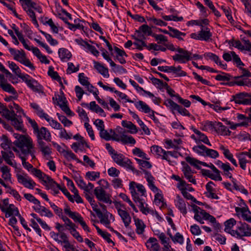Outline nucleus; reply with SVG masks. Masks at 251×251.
Listing matches in <instances>:
<instances>
[{
  "instance_id": "f257e3e1",
  "label": "nucleus",
  "mask_w": 251,
  "mask_h": 251,
  "mask_svg": "<svg viewBox=\"0 0 251 251\" xmlns=\"http://www.w3.org/2000/svg\"><path fill=\"white\" fill-rule=\"evenodd\" d=\"M12 71L19 77L21 78L23 81L25 82L27 86L33 91L38 93L42 91L43 87L41 85L28 74H22L20 69L18 66Z\"/></svg>"
},
{
  "instance_id": "f03ea898",
  "label": "nucleus",
  "mask_w": 251,
  "mask_h": 251,
  "mask_svg": "<svg viewBox=\"0 0 251 251\" xmlns=\"http://www.w3.org/2000/svg\"><path fill=\"white\" fill-rule=\"evenodd\" d=\"M177 50L178 53L180 54L176 53L172 56L173 60L175 62L185 63L186 62L192 59L198 60L202 58V55L197 54H193L191 52L185 50L183 48H179Z\"/></svg>"
},
{
  "instance_id": "7ed1b4c3",
  "label": "nucleus",
  "mask_w": 251,
  "mask_h": 251,
  "mask_svg": "<svg viewBox=\"0 0 251 251\" xmlns=\"http://www.w3.org/2000/svg\"><path fill=\"white\" fill-rule=\"evenodd\" d=\"M13 136L16 139L13 144L21 150L22 154L24 150L33 149L32 139L28 136L19 133H14Z\"/></svg>"
},
{
  "instance_id": "20e7f679",
  "label": "nucleus",
  "mask_w": 251,
  "mask_h": 251,
  "mask_svg": "<svg viewBox=\"0 0 251 251\" xmlns=\"http://www.w3.org/2000/svg\"><path fill=\"white\" fill-rule=\"evenodd\" d=\"M8 50L11 55L14 56V59L20 62L22 64L28 67L31 70L33 71L35 69L32 63L28 59L26 58V54L25 51L23 50H16L12 48H8Z\"/></svg>"
},
{
  "instance_id": "39448f33",
  "label": "nucleus",
  "mask_w": 251,
  "mask_h": 251,
  "mask_svg": "<svg viewBox=\"0 0 251 251\" xmlns=\"http://www.w3.org/2000/svg\"><path fill=\"white\" fill-rule=\"evenodd\" d=\"M30 106L31 108L36 110V114L40 118L45 119L49 123L52 128L56 129L62 128L61 125L57 121L50 117L48 114L45 113L44 110L37 103L34 102L30 103Z\"/></svg>"
},
{
  "instance_id": "423d86ee",
  "label": "nucleus",
  "mask_w": 251,
  "mask_h": 251,
  "mask_svg": "<svg viewBox=\"0 0 251 251\" xmlns=\"http://www.w3.org/2000/svg\"><path fill=\"white\" fill-rule=\"evenodd\" d=\"M240 69L242 70V75L241 76L243 77V79L239 80H235L233 81H230L227 82H222L221 83L222 85H226L228 86H233L235 85H237L238 86H248L249 87L251 86V81H250V79L247 78H244L245 77L251 76V73L246 69L240 67Z\"/></svg>"
},
{
  "instance_id": "0eeeda50",
  "label": "nucleus",
  "mask_w": 251,
  "mask_h": 251,
  "mask_svg": "<svg viewBox=\"0 0 251 251\" xmlns=\"http://www.w3.org/2000/svg\"><path fill=\"white\" fill-rule=\"evenodd\" d=\"M130 189L132 200L136 203H139L138 206L140 211L145 215H147L149 213L153 214V211L150 210L149 208L148 207V204L146 203V207L144 206V200L140 197L139 194L135 190L133 189V188H131Z\"/></svg>"
},
{
  "instance_id": "6e6552de",
  "label": "nucleus",
  "mask_w": 251,
  "mask_h": 251,
  "mask_svg": "<svg viewBox=\"0 0 251 251\" xmlns=\"http://www.w3.org/2000/svg\"><path fill=\"white\" fill-rule=\"evenodd\" d=\"M251 95L245 92L239 93L234 95H232L230 101H234L236 104L250 105L251 104V98L247 99V97Z\"/></svg>"
},
{
  "instance_id": "1a4fd4ad",
  "label": "nucleus",
  "mask_w": 251,
  "mask_h": 251,
  "mask_svg": "<svg viewBox=\"0 0 251 251\" xmlns=\"http://www.w3.org/2000/svg\"><path fill=\"white\" fill-rule=\"evenodd\" d=\"M6 119L11 121L12 125L15 128L19 131L22 130L23 127V122L21 116H17L14 111L12 110L11 112L7 115Z\"/></svg>"
},
{
  "instance_id": "9d476101",
  "label": "nucleus",
  "mask_w": 251,
  "mask_h": 251,
  "mask_svg": "<svg viewBox=\"0 0 251 251\" xmlns=\"http://www.w3.org/2000/svg\"><path fill=\"white\" fill-rule=\"evenodd\" d=\"M94 193L98 201L106 203L111 204L112 203V201L110 198V196L107 194L102 187H96L94 189Z\"/></svg>"
},
{
  "instance_id": "9b49d317",
  "label": "nucleus",
  "mask_w": 251,
  "mask_h": 251,
  "mask_svg": "<svg viewBox=\"0 0 251 251\" xmlns=\"http://www.w3.org/2000/svg\"><path fill=\"white\" fill-rule=\"evenodd\" d=\"M167 28H168L169 31L166 29H163L162 33L168 34L172 38H176L179 41H184L182 37H185L186 36V33L181 32L179 30L170 26H168Z\"/></svg>"
},
{
  "instance_id": "f8f14e48",
  "label": "nucleus",
  "mask_w": 251,
  "mask_h": 251,
  "mask_svg": "<svg viewBox=\"0 0 251 251\" xmlns=\"http://www.w3.org/2000/svg\"><path fill=\"white\" fill-rule=\"evenodd\" d=\"M134 105L136 108L140 111H143L145 113H151V114H150V116L152 120L156 118L154 116V113H155L157 114H158V113L155 112L153 110L151 109L150 106L148 104H147L145 102L142 100H139L138 101L135 103Z\"/></svg>"
},
{
  "instance_id": "ddd939ff",
  "label": "nucleus",
  "mask_w": 251,
  "mask_h": 251,
  "mask_svg": "<svg viewBox=\"0 0 251 251\" xmlns=\"http://www.w3.org/2000/svg\"><path fill=\"white\" fill-rule=\"evenodd\" d=\"M17 177L18 182L22 184L25 188L33 189L36 185V183L31 178H28L27 174H25V176L17 174Z\"/></svg>"
},
{
  "instance_id": "4468645a",
  "label": "nucleus",
  "mask_w": 251,
  "mask_h": 251,
  "mask_svg": "<svg viewBox=\"0 0 251 251\" xmlns=\"http://www.w3.org/2000/svg\"><path fill=\"white\" fill-rule=\"evenodd\" d=\"M236 156L239 160L240 167L244 170H246V163L248 162L246 159V157L247 156L249 158H251V149H249L248 151L237 153Z\"/></svg>"
},
{
  "instance_id": "2eb2a0df",
  "label": "nucleus",
  "mask_w": 251,
  "mask_h": 251,
  "mask_svg": "<svg viewBox=\"0 0 251 251\" xmlns=\"http://www.w3.org/2000/svg\"><path fill=\"white\" fill-rule=\"evenodd\" d=\"M37 138L38 139H44L47 142L51 141V134L47 128L42 126L39 128L36 132Z\"/></svg>"
},
{
  "instance_id": "dca6fc26",
  "label": "nucleus",
  "mask_w": 251,
  "mask_h": 251,
  "mask_svg": "<svg viewBox=\"0 0 251 251\" xmlns=\"http://www.w3.org/2000/svg\"><path fill=\"white\" fill-rule=\"evenodd\" d=\"M242 201H243L242 200ZM243 203L245 206L242 207H236L235 208V211L237 214H241V216L244 220L247 221L249 223H251V216L247 214V212L251 213L249 209L244 202H243Z\"/></svg>"
},
{
  "instance_id": "f3484780",
  "label": "nucleus",
  "mask_w": 251,
  "mask_h": 251,
  "mask_svg": "<svg viewBox=\"0 0 251 251\" xmlns=\"http://www.w3.org/2000/svg\"><path fill=\"white\" fill-rule=\"evenodd\" d=\"M142 33L145 35L151 36V37H153L155 34L154 33L152 32L151 27L149 26L147 24H144L141 25L139 27L138 29L135 30V34L137 33L138 36L143 37V38L145 39V38L144 35L142 34Z\"/></svg>"
},
{
  "instance_id": "a211bd4d",
  "label": "nucleus",
  "mask_w": 251,
  "mask_h": 251,
  "mask_svg": "<svg viewBox=\"0 0 251 251\" xmlns=\"http://www.w3.org/2000/svg\"><path fill=\"white\" fill-rule=\"evenodd\" d=\"M38 207L33 206V209L38 213H39L41 216H46L48 218H51L53 216V214L52 212L46 208L45 206H41V203L39 205H37Z\"/></svg>"
},
{
  "instance_id": "6ab92c4d",
  "label": "nucleus",
  "mask_w": 251,
  "mask_h": 251,
  "mask_svg": "<svg viewBox=\"0 0 251 251\" xmlns=\"http://www.w3.org/2000/svg\"><path fill=\"white\" fill-rule=\"evenodd\" d=\"M93 63L94 68L97 70L99 73L106 78L109 76L108 69L107 67H104L103 64L95 60L93 61Z\"/></svg>"
},
{
  "instance_id": "aec40b11",
  "label": "nucleus",
  "mask_w": 251,
  "mask_h": 251,
  "mask_svg": "<svg viewBox=\"0 0 251 251\" xmlns=\"http://www.w3.org/2000/svg\"><path fill=\"white\" fill-rule=\"evenodd\" d=\"M31 173L36 177L40 179H41L44 183H47V182H53L52 181L49 180V177H51L50 176L46 175L43 173L40 170L34 168L33 170H31Z\"/></svg>"
},
{
  "instance_id": "412c9836",
  "label": "nucleus",
  "mask_w": 251,
  "mask_h": 251,
  "mask_svg": "<svg viewBox=\"0 0 251 251\" xmlns=\"http://www.w3.org/2000/svg\"><path fill=\"white\" fill-rule=\"evenodd\" d=\"M217 127L215 126V130L216 132L222 136H229L231 134V131L229 129L224 126L222 123H217Z\"/></svg>"
},
{
  "instance_id": "4be33fe9",
  "label": "nucleus",
  "mask_w": 251,
  "mask_h": 251,
  "mask_svg": "<svg viewBox=\"0 0 251 251\" xmlns=\"http://www.w3.org/2000/svg\"><path fill=\"white\" fill-rule=\"evenodd\" d=\"M1 158L3 160H4L5 162L8 164L9 165H10L12 167H15L16 165H14L12 161H11V159L14 158V153L11 151H1Z\"/></svg>"
},
{
  "instance_id": "5701e85b",
  "label": "nucleus",
  "mask_w": 251,
  "mask_h": 251,
  "mask_svg": "<svg viewBox=\"0 0 251 251\" xmlns=\"http://www.w3.org/2000/svg\"><path fill=\"white\" fill-rule=\"evenodd\" d=\"M59 57L62 62L69 60L72 57V53L67 49L61 48L58 51Z\"/></svg>"
},
{
  "instance_id": "b1692460",
  "label": "nucleus",
  "mask_w": 251,
  "mask_h": 251,
  "mask_svg": "<svg viewBox=\"0 0 251 251\" xmlns=\"http://www.w3.org/2000/svg\"><path fill=\"white\" fill-rule=\"evenodd\" d=\"M133 188V189L136 190V188L137 189V191L141 194L139 195L140 197L142 196L146 197V190L145 187L143 184L136 183L134 181H131L129 185V190L131 192V188Z\"/></svg>"
},
{
  "instance_id": "393cba45",
  "label": "nucleus",
  "mask_w": 251,
  "mask_h": 251,
  "mask_svg": "<svg viewBox=\"0 0 251 251\" xmlns=\"http://www.w3.org/2000/svg\"><path fill=\"white\" fill-rule=\"evenodd\" d=\"M157 239L154 237H150L147 241L146 246L147 248L152 251H158L160 245L157 242Z\"/></svg>"
},
{
  "instance_id": "a878e982",
  "label": "nucleus",
  "mask_w": 251,
  "mask_h": 251,
  "mask_svg": "<svg viewBox=\"0 0 251 251\" xmlns=\"http://www.w3.org/2000/svg\"><path fill=\"white\" fill-rule=\"evenodd\" d=\"M220 149L223 151V153L226 158L230 161L235 167L238 166L236 160L233 158V155L229 149L226 148L223 145L220 147Z\"/></svg>"
},
{
  "instance_id": "bb28decb",
  "label": "nucleus",
  "mask_w": 251,
  "mask_h": 251,
  "mask_svg": "<svg viewBox=\"0 0 251 251\" xmlns=\"http://www.w3.org/2000/svg\"><path fill=\"white\" fill-rule=\"evenodd\" d=\"M118 213L123 220L125 226L127 227L131 221L129 214L128 212L123 209H118Z\"/></svg>"
},
{
  "instance_id": "cd10ccee",
  "label": "nucleus",
  "mask_w": 251,
  "mask_h": 251,
  "mask_svg": "<svg viewBox=\"0 0 251 251\" xmlns=\"http://www.w3.org/2000/svg\"><path fill=\"white\" fill-rule=\"evenodd\" d=\"M240 226L238 227L241 237L242 236H251V228L250 227V226L244 223H240Z\"/></svg>"
},
{
  "instance_id": "c85d7f7f",
  "label": "nucleus",
  "mask_w": 251,
  "mask_h": 251,
  "mask_svg": "<svg viewBox=\"0 0 251 251\" xmlns=\"http://www.w3.org/2000/svg\"><path fill=\"white\" fill-rule=\"evenodd\" d=\"M176 198L177 201L175 205L183 215L185 216L187 213L185 202L179 195H177Z\"/></svg>"
},
{
  "instance_id": "c756f323",
  "label": "nucleus",
  "mask_w": 251,
  "mask_h": 251,
  "mask_svg": "<svg viewBox=\"0 0 251 251\" xmlns=\"http://www.w3.org/2000/svg\"><path fill=\"white\" fill-rule=\"evenodd\" d=\"M114 49L115 52L117 53V54L115 56L116 58L121 64H125L126 63V60L123 57L127 56V54L126 53L125 51L124 50H121L116 46L114 47Z\"/></svg>"
},
{
  "instance_id": "7c9ffc66",
  "label": "nucleus",
  "mask_w": 251,
  "mask_h": 251,
  "mask_svg": "<svg viewBox=\"0 0 251 251\" xmlns=\"http://www.w3.org/2000/svg\"><path fill=\"white\" fill-rule=\"evenodd\" d=\"M49 180L52 181L53 183L55 184L56 187L59 189L63 193V194L68 199V200L72 202H74V199L73 198L72 195H71L70 192L68 191L65 186L61 187L58 183L54 181L51 177H49Z\"/></svg>"
},
{
  "instance_id": "2f4dec72",
  "label": "nucleus",
  "mask_w": 251,
  "mask_h": 251,
  "mask_svg": "<svg viewBox=\"0 0 251 251\" xmlns=\"http://www.w3.org/2000/svg\"><path fill=\"white\" fill-rule=\"evenodd\" d=\"M59 101H62V104H59V102L57 101V104L59 105L61 109L65 112L66 114L72 116L74 113L67 104L68 101L66 97L65 96L59 97Z\"/></svg>"
},
{
  "instance_id": "473e14b6",
  "label": "nucleus",
  "mask_w": 251,
  "mask_h": 251,
  "mask_svg": "<svg viewBox=\"0 0 251 251\" xmlns=\"http://www.w3.org/2000/svg\"><path fill=\"white\" fill-rule=\"evenodd\" d=\"M200 40L208 41L212 36V33L210 32L208 27H205V30L201 29L199 32Z\"/></svg>"
},
{
  "instance_id": "72a5a7b5",
  "label": "nucleus",
  "mask_w": 251,
  "mask_h": 251,
  "mask_svg": "<svg viewBox=\"0 0 251 251\" xmlns=\"http://www.w3.org/2000/svg\"><path fill=\"white\" fill-rule=\"evenodd\" d=\"M133 39H134L137 42H134L133 44L136 46V49L139 50H143V46H146V43L142 39H139L138 36V34L135 33L134 35H131Z\"/></svg>"
},
{
  "instance_id": "f704fd0d",
  "label": "nucleus",
  "mask_w": 251,
  "mask_h": 251,
  "mask_svg": "<svg viewBox=\"0 0 251 251\" xmlns=\"http://www.w3.org/2000/svg\"><path fill=\"white\" fill-rule=\"evenodd\" d=\"M108 62L109 63L110 65L112 68V69L114 72H118L120 74H126L127 73V71L122 66L117 65L116 63H115L111 58H110L108 61Z\"/></svg>"
},
{
  "instance_id": "c9c22d12",
  "label": "nucleus",
  "mask_w": 251,
  "mask_h": 251,
  "mask_svg": "<svg viewBox=\"0 0 251 251\" xmlns=\"http://www.w3.org/2000/svg\"><path fill=\"white\" fill-rule=\"evenodd\" d=\"M89 109L93 111H95L97 113H99L101 116H106V114L104 111L100 107L99 105L97 104L95 101L90 102Z\"/></svg>"
},
{
  "instance_id": "e433bc0d",
  "label": "nucleus",
  "mask_w": 251,
  "mask_h": 251,
  "mask_svg": "<svg viewBox=\"0 0 251 251\" xmlns=\"http://www.w3.org/2000/svg\"><path fill=\"white\" fill-rule=\"evenodd\" d=\"M207 149L208 148L203 144L194 146L192 148L193 151L195 152L204 157H205Z\"/></svg>"
},
{
  "instance_id": "4c0bfd02",
  "label": "nucleus",
  "mask_w": 251,
  "mask_h": 251,
  "mask_svg": "<svg viewBox=\"0 0 251 251\" xmlns=\"http://www.w3.org/2000/svg\"><path fill=\"white\" fill-rule=\"evenodd\" d=\"M135 225L136 227V232L138 234H142L145 230V225L143 221L139 218L134 219Z\"/></svg>"
},
{
  "instance_id": "58836bf2",
  "label": "nucleus",
  "mask_w": 251,
  "mask_h": 251,
  "mask_svg": "<svg viewBox=\"0 0 251 251\" xmlns=\"http://www.w3.org/2000/svg\"><path fill=\"white\" fill-rule=\"evenodd\" d=\"M78 76V81L82 85L86 86L87 89L88 87L94 88V86L88 81V78L85 76L83 73L79 74Z\"/></svg>"
},
{
  "instance_id": "ea45409f",
  "label": "nucleus",
  "mask_w": 251,
  "mask_h": 251,
  "mask_svg": "<svg viewBox=\"0 0 251 251\" xmlns=\"http://www.w3.org/2000/svg\"><path fill=\"white\" fill-rule=\"evenodd\" d=\"M0 139L1 141H2L0 144V146L2 149L4 150L10 149V146L12 145V142L8 139V137L6 135L3 134L1 137H0Z\"/></svg>"
},
{
  "instance_id": "a19ab883",
  "label": "nucleus",
  "mask_w": 251,
  "mask_h": 251,
  "mask_svg": "<svg viewBox=\"0 0 251 251\" xmlns=\"http://www.w3.org/2000/svg\"><path fill=\"white\" fill-rule=\"evenodd\" d=\"M220 74L217 75L215 76V79L217 81H229L232 77L229 74L219 71Z\"/></svg>"
},
{
  "instance_id": "79ce46f5",
  "label": "nucleus",
  "mask_w": 251,
  "mask_h": 251,
  "mask_svg": "<svg viewBox=\"0 0 251 251\" xmlns=\"http://www.w3.org/2000/svg\"><path fill=\"white\" fill-rule=\"evenodd\" d=\"M73 178L80 189H83L84 191L89 190L88 187H86V183L83 180L81 176L80 175H78V176H75L73 177Z\"/></svg>"
},
{
  "instance_id": "37998d69",
  "label": "nucleus",
  "mask_w": 251,
  "mask_h": 251,
  "mask_svg": "<svg viewBox=\"0 0 251 251\" xmlns=\"http://www.w3.org/2000/svg\"><path fill=\"white\" fill-rule=\"evenodd\" d=\"M1 172L2 173V177L5 180H9L11 181V175L10 173V169L6 165H4L2 167H1L0 169Z\"/></svg>"
},
{
  "instance_id": "c03bdc74",
  "label": "nucleus",
  "mask_w": 251,
  "mask_h": 251,
  "mask_svg": "<svg viewBox=\"0 0 251 251\" xmlns=\"http://www.w3.org/2000/svg\"><path fill=\"white\" fill-rule=\"evenodd\" d=\"M122 125L123 127L130 129L131 133H136L138 131L136 126L130 121L123 120L122 122Z\"/></svg>"
},
{
  "instance_id": "a18cd8bd",
  "label": "nucleus",
  "mask_w": 251,
  "mask_h": 251,
  "mask_svg": "<svg viewBox=\"0 0 251 251\" xmlns=\"http://www.w3.org/2000/svg\"><path fill=\"white\" fill-rule=\"evenodd\" d=\"M75 227L76 226L75 225H74L70 228H67V229L70 230V233L77 240L78 242L82 243L83 241V239L79 234V232L76 230Z\"/></svg>"
},
{
  "instance_id": "49530a36",
  "label": "nucleus",
  "mask_w": 251,
  "mask_h": 251,
  "mask_svg": "<svg viewBox=\"0 0 251 251\" xmlns=\"http://www.w3.org/2000/svg\"><path fill=\"white\" fill-rule=\"evenodd\" d=\"M120 141H121L122 144L124 145L127 144L134 145L136 143V140L132 136H128L125 134H123L121 136Z\"/></svg>"
},
{
  "instance_id": "de8ad7c7",
  "label": "nucleus",
  "mask_w": 251,
  "mask_h": 251,
  "mask_svg": "<svg viewBox=\"0 0 251 251\" xmlns=\"http://www.w3.org/2000/svg\"><path fill=\"white\" fill-rule=\"evenodd\" d=\"M0 87L5 92L12 94H16V90L9 83H3L0 84Z\"/></svg>"
},
{
  "instance_id": "09e8293b",
  "label": "nucleus",
  "mask_w": 251,
  "mask_h": 251,
  "mask_svg": "<svg viewBox=\"0 0 251 251\" xmlns=\"http://www.w3.org/2000/svg\"><path fill=\"white\" fill-rule=\"evenodd\" d=\"M55 228L61 233L60 237L62 239V243H65L66 241H69L67 234L62 232L64 230L63 225L60 224L59 223H56L55 224Z\"/></svg>"
},
{
  "instance_id": "8fccbe9b",
  "label": "nucleus",
  "mask_w": 251,
  "mask_h": 251,
  "mask_svg": "<svg viewBox=\"0 0 251 251\" xmlns=\"http://www.w3.org/2000/svg\"><path fill=\"white\" fill-rule=\"evenodd\" d=\"M196 134L198 136V140L203 142V143L209 146H211V144L207 137V136L204 133L201 132L199 130H196Z\"/></svg>"
},
{
  "instance_id": "3c124183",
  "label": "nucleus",
  "mask_w": 251,
  "mask_h": 251,
  "mask_svg": "<svg viewBox=\"0 0 251 251\" xmlns=\"http://www.w3.org/2000/svg\"><path fill=\"white\" fill-rule=\"evenodd\" d=\"M170 70H172V72L176 74V76L178 77L185 76L187 75V73L184 71H182V67L180 66H178L177 67L171 66Z\"/></svg>"
},
{
  "instance_id": "603ef678",
  "label": "nucleus",
  "mask_w": 251,
  "mask_h": 251,
  "mask_svg": "<svg viewBox=\"0 0 251 251\" xmlns=\"http://www.w3.org/2000/svg\"><path fill=\"white\" fill-rule=\"evenodd\" d=\"M100 177L99 172L89 171L86 173L85 177L87 179L91 181H95L97 178Z\"/></svg>"
},
{
  "instance_id": "864d4df0",
  "label": "nucleus",
  "mask_w": 251,
  "mask_h": 251,
  "mask_svg": "<svg viewBox=\"0 0 251 251\" xmlns=\"http://www.w3.org/2000/svg\"><path fill=\"white\" fill-rule=\"evenodd\" d=\"M84 45L83 46H85L87 49L91 52V53L94 56L98 57L99 55V51L96 49V48L89 44L87 41L82 40Z\"/></svg>"
},
{
  "instance_id": "5fc2aeb1",
  "label": "nucleus",
  "mask_w": 251,
  "mask_h": 251,
  "mask_svg": "<svg viewBox=\"0 0 251 251\" xmlns=\"http://www.w3.org/2000/svg\"><path fill=\"white\" fill-rule=\"evenodd\" d=\"M154 201L157 205H159L160 203L161 202L162 205L161 206V207H164L165 206H166V203L164 201V198L162 194H160L159 193H157L154 196Z\"/></svg>"
},
{
  "instance_id": "6e6d98bb",
  "label": "nucleus",
  "mask_w": 251,
  "mask_h": 251,
  "mask_svg": "<svg viewBox=\"0 0 251 251\" xmlns=\"http://www.w3.org/2000/svg\"><path fill=\"white\" fill-rule=\"evenodd\" d=\"M111 92L114 93L116 94L118 96H119L121 99H124L126 100L125 102H128L129 103H133L134 101L129 99L128 98V96L125 93H123L120 91H119L115 89L114 87H113V90H112Z\"/></svg>"
},
{
  "instance_id": "4d7b16f0",
  "label": "nucleus",
  "mask_w": 251,
  "mask_h": 251,
  "mask_svg": "<svg viewBox=\"0 0 251 251\" xmlns=\"http://www.w3.org/2000/svg\"><path fill=\"white\" fill-rule=\"evenodd\" d=\"M132 153L134 155H136L139 157L142 158L146 160H149V158L147 157V154L145 152L142 151L140 148H135L132 150Z\"/></svg>"
},
{
  "instance_id": "13d9d810",
  "label": "nucleus",
  "mask_w": 251,
  "mask_h": 251,
  "mask_svg": "<svg viewBox=\"0 0 251 251\" xmlns=\"http://www.w3.org/2000/svg\"><path fill=\"white\" fill-rule=\"evenodd\" d=\"M185 160L191 165L195 167L197 170L201 169V167L198 165L199 160L188 156L185 157Z\"/></svg>"
},
{
  "instance_id": "bf43d9fd",
  "label": "nucleus",
  "mask_w": 251,
  "mask_h": 251,
  "mask_svg": "<svg viewBox=\"0 0 251 251\" xmlns=\"http://www.w3.org/2000/svg\"><path fill=\"white\" fill-rule=\"evenodd\" d=\"M19 157L22 160V163L23 167L25 169H26L28 171L31 172V170H33V169H34V168L31 164L26 161L27 158L25 156H22L21 154L19 155Z\"/></svg>"
},
{
  "instance_id": "052dcab7",
  "label": "nucleus",
  "mask_w": 251,
  "mask_h": 251,
  "mask_svg": "<svg viewBox=\"0 0 251 251\" xmlns=\"http://www.w3.org/2000/svg\"><path fill=\"white\" fill-rule=\"evenodd\" d=\"M48 75L50 76L52 79L57 80L58 79L60 80V78L61 77L58 73L57 72L54 71V68L52 66H50L49 68V70L48 72Z\"/></svg>"
},
{
  "instance_id": "680f3d73",
  "label": "nucleus",
  "mask_w": 251,
  "mask_h": 251,
  "mask_svg": "<svg viewBox=\"0 0 251 251\" xmlns=\"http://www.w3.org/2000/svg\"><path fill=\"white\" fill-rule=\"evenodd\" d=\"M24 196L25 199L28 201L29 202H32L37 205H40V201L32 194L29 193H25L24 194Z\"/></svg>"
},
{
  "instance_id": "e2e57ef3",
  "label": "nucleus",
  "mask_w": 251,
  "mask_h": 251,
  "mask_svg": "<svg viewBox=\"0 0 251 251\" xmlns=\"http://www.w3.org/2000/svg\"><path fill=\"white\" fill-rule=\"evenodd\" d=\"M57 116L59 121L64 125L65 126H70L73 125V122L68 119L67 117L64 115H61L59 113H57Z\"/></svg>"
},
{
  "instance_id": "0e129e2a",
  "label": "nucleus",
  "mask_w": 251,
  "mask_h": 251,
  "mask_svg": "<svg viewBox=\"0 0 251 251\" xmlns=\"http://www.w3.org/2000/svg\"><path fill=\"white\" fill-rule=\"evenodd\" d=\"M164 143L166 145L165 146L167 149H170L173 148L176 150L180 149V147L177 145H176L174 143V142L171 139H166L164 140Z\"/></svg>"
},
{
  "instance_id": "69168bd1",
  "label": "nucleus",
  "mask_w": 251,
  "mask_h": 251,
  "mask_svg": "<svg viewBox=\"0 0 251 251\" xmlns=\"http://www.w3.org/2000/svg\"><path fill=\"white\" fill-rule=\"evenodd\" d=\"M120 165L119 166L126 168V170H130L133 166V163L130 159L128 158H125L122 162H120Z\"/></svg>"
},
{
  "instance_id": "338daca9",
  "label": "nucleus",
  "mask_w": 251,
  "mask_h": 251,
  "mask_svg": "<svg viewBox=\"0 0 251 251\" xmlns=\"http://www.w3.org/2000/svg\"><path fill=\"white\" fill-rule=\"evenodd\" d=\"M201 128L203 131H207L208 130L215 129V125L213 122L206 121L202 124V126Z\"/></svg>"
},
{
  "instance_id": "774afa93",
  "label": "nucleus",
  "mask_w": 251,
  "mask_h": 251,
  "mask_svg": "<svg viewBox=\"0 0 251 251\" xmlns=\"http://www.w3.org/2000/svg\"><path fill=\"white\" fill-rule=\"evenodd\" d=\"M111 157L114 161V162L118 165H120V162L122 161L126 158L125 156L122 153H118L117 152L114 154V155H112Z\"/></svg>"
}]
</instances>
